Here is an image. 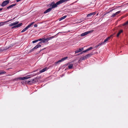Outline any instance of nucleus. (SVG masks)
I'll use <instances>...</instances> for the list:
<instances>
[{
  "label": "nucleus",
  "instance_id": "obj_1",
  "mask_svg": "<svg viewBox=\"0 0 128 128\" xmlns=\"http://www.w3.org/2000/svg\"><path fill=\"white\" fill-rule=\"evenodd\" d=\"M58 2V1L57 2L56 4H55L54 2H51L50 4V6H51L52 7L48 9H47L44 12V14H45L48 12H49L51 10L52 8H54L57 7L58 5L60 4H58L57 3Z\"/></svg>",
  "mask_w": 128,
  "mask_h": 128
},
{
  "label": "nucleus",
  "instance_id": "obj_2",
  "mask_svg": "<svg viewBox=\"0 0 128 128\" xmlns=\"http://www.w3.org/2000/svg\"><path fill=\"white\" fill-rule=\"evenodd\" d=\"M93 31L94 30H92L86 32L81 34L80 35V36H85L89 34L92 33Z\"/></svg>",
  "mask_w": 128,
  "mask_h": 128
},
{
  "label": "nucleus",
  "instance_id": "obj_3",
  "mask_svg": "<svg viewBox=\"0 0 128 128\" xmlns=\"http://www.w3.org/2000/svg\"><path fill=\"white\" fill-rule=\"evenodd\" d=\"M31 77L30 76H26L24 77H19L17 78V80H26L30 78Z\"/></svg>",
  "mask_w": 128,
  "mask_h": 128
},
{
  "label": "nucleus",
  "instance_id": "obj_4",
  "mask_svg": "<svg viewBox=\"0 0 128 128\" xmlns=\"http://www.w3.org/2000/svg\"><path fill=\"white\" fill-rule=\"evenodd\" d=\"M9 3V0H5L3 1L1 4V6H6Z\"/></svg>",
  "mask_w": 128,
  "mask_h": 128
},
{
  "label": "nucleus",
  "instance_id": "obj_5",
  "mask_svg": "<svg viewBox=\"0 0 128 128\" xmlns=\"http://www.w3.org/2000/svg\"><path fill=\"white\" fill-rule=\"evenodd\" d=\"M96 14V12H91L90 13L88 14L87 15V17H92L94 15Z\"/></svg>",
  "mask_w": 128,
  "mask_h": 128
},
{
  "label": "nucleus",
  "instance_id": "obj_6",
  "mask_svg": "<svg viewBox=\"0 0 128 128\" xmlns=\"http://www.w3.org/2000/svg\"><path fill=\"white\" fill-rule=\"evenodd\" d=\"M14 18H13V19H11L9 20H8L6 21H4L3 22H0V26L4 25V24H5L6 23H7V22H8L12 20H14Z\"/></svg>",
  "mask_w": 128,
  "mask_h": 128
},
{
  "label": "nucleus",
  "instance_id": "obj_7",
  "mask_svg": "<svg viewBox=\"0 0 128 128\" xmlns=\"http://www.w3.org/2000/svg\"><path fill=\"white\" fill-rule=\"evenodd\" d=\"M68 58V57L67 56H66L64 58H62L61 60H58L57 62H56V64H58L59 62H61L64 60H66L67 58Z\"/></svg>",
  "mask_w": 128,
  "mask_h": 128
},
{
  "label": "nucleus",
  "instance_id": "obj_8",
  "mask_svg": "<svg viewBox=\"0 0 128 128\" xmlns=\"http://www.w3.org/2000/svg\"><path fill=\"white\" fill-rule=\"evenodd\" d=\"M22 24V23H20L19 24H18L17 25H16L13 26L12 28H18L21 26Z\"/></svg>",
  "mask_w": 128,
  "mask_h": 128
},
{
  "label": "nucleus",
  "instance_id": "obj_9",
  "mask_svg": "<svg viewBox=\"0 0 128 128\" xmlns=\"http://www.w3.org/2000/svg\"><path fill=\"white\" fill-rule=\"evenodd\" d=\"M69 0H60L58 1V2L57 3V4H61L64 3V2H65Z\"/></svg>",
  "mask_w": 128,
  "mask_h": 128
},
{
  "label": "nucleus",
  "instance_id": "obj_10",
  "mask_svg": "<svg viewBox=\"0 0 128 128\" xmlns=\"http://www.w3.org/2000/svg\"><path fill=\"white\" fill-rule=\"evenodd\" d=\"M120 11H118L115 13L113 14L111 16V17L113 18L115 16L118 14H119L120 12Z\"/></svg>",
  "mask_w": 128,
  "mask_h": 128
},
{
  "label": "nucleus",
  "instance_id": "obj_11",
  "mask_svg": "<svg viewBox=\"0 0 128 128\" xmlns=\"http://www.w3.org/2000/svg\"><path fill=\"white\" fill-rule=\"evenodd\" d=\"M18 22H19L18 21H16L15 22L12 23H11L10 24H9V26H12L18 24Z\"/></svg>",
  "mask_w": 128,
  "mask_h": 128
},
{
  "label": "nucleus",
  "instance_id": "obj_12",
  "mask_svg": "<svg viewBox=\"0 0 128 128\" xmlns=\"http://www.w3.org/2000/svg\"><path fill=\"white\" fill-rule=\"evenodd\" d=\"M84 50V48H79L78 50L76 51H75V53H78L80 52H81Z\"/></svg>",
  "mask_w": 128,
  "mask_h": 128
},
{
  "label": "nucleus",
  "instance_id": "obj_13",
  "mask_svg": "<svg viewBox=\"0 0 128 128\" xmlns=\"http://www.w3.org/2000/svg\"><path fill=\"white\" fill-rule=\"evenodd\" d=\"M47 70V68H44L42 70H40V71L39 72V73L38 74H39L40 73H42L43 72H44L46 70Z\"/></svg>",
  "mask_w": 128,
  "mask_h": 128
},
{
  "label": "nucleus",
  "instance_id": "obj_14",
  "mask_svg": "<svg viewBox=\"0 0 128 128\" xmlns=\"http://www.w3.org/2000/svg\"><path fill=\"white\" fill-rule=\"evenodd\" d=\"M16 4H12V5H10V6H8L6 8L7 9H9L10 8H11L13 7L14 6H16Z\"/></svg>",
  "mask_w": 128,
  "mask_h": 128
},
{
  "label": "nucleus",
  "instance_id": "obj_15",
  "mask_svg": "<svg viewBox=\"0 0 128 128\" xmlns=\"http://www.w3.org/2000/svg\"><path fill=\"white\" fill-rule=\"evenodd\" d=\"M46 42H48L46 38H44V39L42 38V41L41 42H40L39 43V44H41V42L44 43Z\"/></svg>",
  "mask_w": 128,
  "mask_h": 128
},
{
  "label": "nucleus",
  "instance_id": "obj_16",
  "mask_svg": "<svg viewBox=\"0 0 128 128\" xmlns=\"http://www.w3.org/2000/svg\"><path fill=\"white\" fill-rule=\"evenodd\" d=\"M92 54L90 53L86 55L85 56H86V59L88 58L89 57H90Z\"/></svg>",
  "mask_w": 128,
  "mask_h": 128
},
{
  "label": "nucleus",
  "instance_id": "obj_17",
  "mask_svg": "<svg viewBox=\"0 0 128 128\" xmlns=\"http://www.w3.org/2000/svg\"><path fill=\"white\" fill-rule=\"evenodd\" d=\"M86 56H84L80 58V60H79V61L80 60H86Z\"/></svg>",
  "mask_w": 128,
  "mask_h": 128
},
{
  "label": "nucleus",
  "instance_id": "obj_18",
  "mask_svg": "<svg viewBox=\"0 0 128 128\" xmlns=\"http://www.w3.org/2000/svg\"><path fill=\"white\" fill-rule=\"evenodd\" d=\"M123 32V30H120L119 32L117 34L116 36L117 37H118L120 34Z\"/></svg>",
  "mask_w": 128,
  "mask_h": 128
},
{
  "label": "nucleus",
  "instance_id": "obj_19",
  "mask_svg": "<svg viewBox=\"0 0 128 128\" xmlns=\"http://www.w3.org/2000/svg\"><path fill=\"white\" fill-rule=\"evenodd\" d=\"M35 82V80L34 79H32V80H31L28 81V82L29 83H34Z\"/></svg>",
  "mask_w": 128,
  "mask_h": 128
},
{
  "label": "nucleus",
  "instance_id": "obj_20",
  "mask_svg": "<svg viewBox=\"0 0 128 128\" xmlns=\"http://www.w3.org/2000/svg\"><path fill=\"white\" fill-rule=\"evenodd\" d=\"M54 36H52L49 38H46L47 41H48L49 40L52 39L54 38Z\"/></svg>",
  "mask_w": 128,
  "mask_h": 128
},
{
  "label": "nucleus",
  "instance_id": "obj_21",
  "mask_svg": "<svg viewBox=\"0 0 128 128\" xmlns=\"http://www.w3.org/2000/svg\"><path fill=\"white\" fill-rule=\"evenodd\" d=\"M41 46L40 44H38L37 45H36L35 47H34V48L35 49H36L37 48H40Z\"/></svg>",
  "mask_w": 128,
  "mask_h": 128
},
{
  "label": "nucleus",
  "instance_id": "obj_22",
  "mask_svg": "<svg viewBox=\"0 0 128 128\" xmlns=\"http://www.w3.org/2000/svg\"><path fill=\"white\" fill-rule=\"evenodd\" d=\"M66 16H64L60 18L59 19V20L60 21L61 20H62L64 19L66 17Z\"/></svg>",
  "mask_w": 128,
  "mask_h": 128
},
{
  "label": "nucleus",
  "instance_id": "obj_23",
  "mask_svg": "<svg viewBox=\"0 0 128 128\" xmlns=\"http://www.w3.org/2000/svg\"><path fill=\"white\" fill-rule=\"evenodd\" d=\"M73 66V64H71L69 65L68 66V68L69 69H71Z\"/></svg>",
  "mask_w": 128,
  "mask_h": 128
},
{
  "label": "nucleus",
  "instance_id": "obj_24",
  "mask_svg": "<svg viewBox=\"0 0 128 128\" xmlns=\"http://www.w3.org/2000/svg\"><path fill=\"white\" fill-rule=\"evenodd\" d=\"M109 38H106V39H105L104 40V41L102 42V43L103 44H104V43H105V42H106L107 41H108V39Z\"/></svg>",
  "mask_w": 128,
  "mask_h": 128
},
{
  "label": "nucleus",
  "instance_id": "obj_25",
  "mask_svg": "<svg viewBox=\"0 0 128 128\" xmlns=\"http://www.w3.org/2000/svg\"><path fill=\"white\" fill-rule=\"evenodd\" d=\"M6 72L2 70H0V74H5Z\"/></svg>",
  "mask_w": 128,
  "mask_h": 128
},
{
  "label": "nucleus",
  "instance_id": "obj_26",
  "mask_svg": "<svg viewBox=\"0 0 128 128\" xmlns=\"http://www.w3.org/2000/svg\"><path fill=\"white\" fill-rule=\"evenodd\" d=\"M34 22H32L31 23L29 24L28 26L29 27V28L31 26H32L34 24Z\"/></svg>",
  "mask_w": 128,
  "mask_h": 128
},
{
  "label": "nucleus",
  "instance_id": "obj_27",
  "mask_svg": "<svg viewBox=\"0 0 128 128\" xmlns=\"http://www.w3.org/2000/svg\"><path fill=\"white\" fill-rule=\"evenodd\" d=\"M35 49L34 48H32V49H31L29 51L28 53H30V52H32Z\"/></svg>",
  "mask_w": 128,
  "mask_h": 128
},
{
  "label": "nucleus",
  "instance_id": "obj_28",
  "mask_svg": "<svg viewBox=\"0 0 128 128\" xmlns=\"http://www.w3.org/2000/svg\"><path fill=\"white\" fill-rule=\"evenodd\" d=\"M93 49V48L92 47H90L86 49L87 51H88L90 50Z\"/></svg>",
  "mask_w": 128,
  "mask_h": 128
},
{
  "label": "nucleus",
  "instance_id": "obj_29",
  "mask_svg": "<svg viewBox=\"0 0 128 128\" xmlns=\"http://www.w3.org/2000/svg\"><path fill=\"white\" fill-rule=\"evenodd\" d=\"M103 44L102 43V42L101 43H100L98 44V45H96V47H98L99 46L101 45V44Z\"/></svg>",
  "mask_w": 128,
  "mask_h": 128
},
{
  "label": "nucleus",
  "instance_id": "obj_30",
  "mask_svg": "<svg viewBox=\"0 0 128 128\" xmlns=\"http://www.w3.org/2000/svg\"><path fill=\"white\" fill-rule=\"evenodd\" d=\"M128 24V20L123 24V26H125Z\"/></svg>",
  "mask_w": 128,
  "mask_h": 128
},
{
  "label": "nucleus",
  "instance_id": "obj_31",
  "mask_svg": "<svg viewBox=\"0 0 128 128\" xmlns=\"http://www.w3.org/2000/svg\"><path fill=\"white\" fill-rule=\"evenodd\" d=\"M38 41V40H34L32 42V43L33 44L36 42Z\"/></svg>",
  "mask_w": 128,
  "mask_h": 128
},
{
  "label": "nucleus",
  "instance_id": "obj_32",
  "mask_svg": "<svg viewBox=\"0 0 128 128\" xmlns=\"http://www.w3.org/2000/svg\"><path fill=\"white\" fill-rule=\"evenodd\" d=\"M26 30V29H25V28H24L22 30V31H21V32H23Z\"/></svg>",
  "mask_w": 128,
  "mask_h": 128
},
{
  "label": "nucleus",
  "instance_id": "obj_33",
  "mask_svg": "<svg viewBox=\"0 0 128 128\" xmlns=\"http://www.w3.org/2000/svg\"><path fill=\"white\" fill-rule=\"evenodd\" d=\"M29 28V27L28 26H26V27L25 28V29H26V30Z\"/></svg>",
  "mask_w": 128,
  "mask_h": 128
},
{
  "label": "nucleus",
  "instance_id": "obj_34",
  "mask_svg": "<svg viewBox=\"0 0 128 128\" xmlns=\"http://www.w3.org/2000/svg\"><path fill=\"white\" fill-rule=\"evenodd\" d=\"M83 52L84 53V52H87V50L86 49V50H84L83 51Z\"/></svg>",
  "mask_w": 128,
  "mask_h": 128
},
{
  "label": "nucleus",
  "instance_id": "obj_35",
  "mask_svg": "<svg viewBox=\"0 0 128 128\" xmlns=\"http://www.w3.org/2000/svg\"><path fill=\"white\" fill-rule=\"evenodd\" d=\"M42 39L40 38V39H39V40H38V41H42Z\"/></svg>",
  "mask_w": 128,
  "mask_h": 128
},
{
  "label": "nucleus",
  "instance_id": "obj_36",
  "mask_svg": "<svg viewBox=\"0 0 128 128\" xmlns=\"http://www.w3.org/2000/svg\"><path fill=\"white\" fill-rule=\"evenodd\" d=\"M34 27H36L37 26V25L36 24H35L34 25Z\"/></svg>",
  "mask_w": 128,
  "mask_h": 128
},
{
  "label": "nucleus",
  "instance_id": "obj_37",
  "mask_svg": "<svg viewBox=\"0 0 128 128\" xmlns=\"http://www.w3.org/2000/svg\"><path fill=\"white\" fill-rule=\"evenodd\" d=\"M21 0H16V2H18L20 1Z\"/></svg>",
  "mask_w": 128,
  "mask_h": 128
},
{
  "label": "nucleus",
  "instance_id": "obj_38",
  "mask_svg": "<svg viewBox=\"0 0 128 128\" xmlns=\"http://www.w3.org/2000/svg\"><path fill=\"white\" fill-rule=\"evenodd\" d=\"M114 9H113L111 10H110L109 12H108V13H109L110 12H111V11H112Z\"/></svg>",
  "mask_w": 128,
  "mask_h": 128
},
{
  "label": "nucleus",
  "instance_id": "obj_39",
  "mask_svg": "<svg viewBox=\"0 0 128 128\" xmlns=\"http://www.w3.org/2000/svg\"><path fill=\"white\" fill-rule=\"evenodd\" d=\"M2 8H0V12L1 11H2Z\"/></svg>",
  "mask_w": 128,
  "mask_h": 128
},
{
  "label": "nucleus",
  "instance_id": "obj_40",
  "mask_svg": "<svg viewBox=\"0 0 128 128\" xmlns=\"http://www.w3.org/2000/svg\"><path fill=\"white\" fill-rule=\"evenodd\" d=\"M83 53H84V52H83V51H82V52H81V53H80V54H83Z\"/></svg>",
  "mask_w": 128,
  "mask_h": 128
},
{
  "label": "nucleus",
  "instance_id": "obj_41",
  "mask_svg": "<svg viewBox=\"0 0 128 128\" xmlns=\"http://www.w3.org/2000/svg\"><path fill=\"white\" fill-rule=\"evenodd\" d=\"M83 53H84V52H83V51H82V52H81V53H80V54H83Z\"/></svg>",
  "mask_w": 128,
  "mask_h": 128
},
{
  "label": "nucleus",
  "instance_id": "obj_42",
  "mask_svg": "<svg viewBox=\"0 0 128 128\" xmlns=\"http://www.w3.org/2000/svg\"><path fill=\"white\" fill-rule=\"evenodd\" d=\"M63 32V33H65V32Z\"/></svg>",
  "mask_w": 128,
  "mask_h": 128
},
{
  "label": "nucleus",
  "instance_id": "obj_43",
  "mask_svg": "<svg viewBox=\"0 0 128 128\" xmlns=\"http://www.w3.org/2000/svg\"><path fill=\"white\" fill-rule=\"evenodd\" d=\"M42 50V49L41 50Z\"/></svg>",
  "mask_w": 128,
  "mask_h": 128
}]
</instances>
